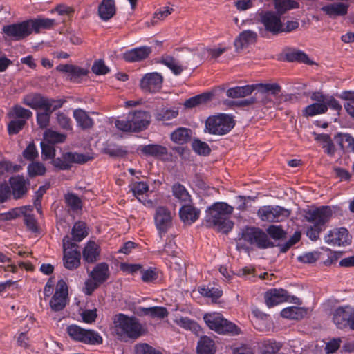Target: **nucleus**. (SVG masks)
I'll list each match as a JSON object with an SVG mask.
<instances>
[{"label": "nucleus", "instance_id": "obj_8", "mask_svg": "<svg viewBox=\"0 0 354 354\" xmlns=\"http://www.w3.org/2000/svg\"><path fill=\"white\" fill-rule=\"evenodd\" d=\"M243 239L259 249L273 248L274 244L270 241L268 234L259 227H248L243 233Z\"/></svg>", "mask_w": 354, "mask_h": 354}, {"label": "nucleus", "instance_id": "obj_36", "mask_svg": "<svg viewBox=\"0 0 354 354\" xmlns=\"http://www.w3.org/2000/svg\"><path fill=\"white\" fill-rule=\"evenodd\" d=\"M257 38L255 32L248 30L243 31L235 40L234 45L236 48H243L249 44H254Z\"/></svg>", "mask_w": 354, "mask_h": 354}, {"label": "nucleus", "instance_id": "obj_26", "mask_svg": "<svg viewBox=\"0 0 354 354\" xmlns=\"http://www.w3.org/2000/svg\"><path fill=\"white\" fill-rule=\"evenodd\" d=\"M256 87V84L232 87L227 90L226 95L231 98H243L250 95Z\"/></svg>", "mask_w": 354, "mask_h": 354}, {"label": "nucleus", "instance_id": "obj_22", "mask_svg": "<svg viewBox=\"0 0 354 354\" xmlns=\"http://www.w3.org/2000/svg\"><path fill=\"white\" fill-rule=\"evenodd\" d=\"M100 253V245L94 241L89 240L82 250V258L87 263H94L99 259Z\"/></svg>", "mask_w": 354, "mask_h": 354}, {"label": "nucleus", "instance_id": "obj_23", "mask_svg": "<svg viewBox=\"0 0 354 354\" xmlns=\"http://www.w3.org/2000/svg\"><path fill=\"white\" fill-rule=\"evenodd\" d=\"M9 182L12 196L15 199L21 198L26 194L28 191L26 184H29V182H27L24 176L18 175L17 176L11 177Z\"/></svg>", "mask_w": 354, "mask_h": 354}, {"label": "nucleus", "instance_id": "obj_24", "mask_svg": "<svg viewBox=\"0 0 354 354\" xmlns=\"http://www.w3.org/2000/svg\"><path fill=\"white\" fill-rule=\"evenodd\" d=\"M138 150L144 156L155 158H159L167 154V149L158 144L140 145Z\"/></svg>", "mask_w": 354, "mask_h": 354}, {"label": "nucleus", "instance_id": "obj_32", "mask_svg": "<svg viewBox=\"0 0 354 354\" xmlns=\"http://www.w3.org/2000/svg\"><path fill=\"white\" fill-rule=\"evenodd\" d=\"M348 6L344 3H333L322 8V10L330 17L343 16L347 13Z\"/></svg>", "mask_w": 354, "mask_h": 354}, {"label": "nucleus", "instance_id": "obj_45", "mask_svg": "<svg viewBox=\"0 0 354 354\" xmlns=\"http://www.w3.org/2000/svg\"><path fill=\"white\" fill-rule=\"evenodd\" d=\"M179 215L183 222L193 223L197 219L196 212L190 203L181 205Z\"/></svg>", "mask_w": 354, "mask_h": 354}, {"label": "nucleus", "instance_id": "obj_14", "mask_svg": "<svg viewBox=\"0 0 354 354\" xmlns=\"http://www.w3.org/2000/svg\"><path fill=\"white\" fill-rule=\"evenodd\" d=\"M154 223L159 236L162 238L172 225L170 211L165 207H157L154 214Z\"/></svg>", "mask_w": 354, "mask_h": 354}, {"label": "nucleus", "instance_id": "obj_62", "mask_svg": "<svg viewBox=\"0 0 354 354\" xmlns=\"http://www.w3.org/2000/svg\"><path fill=\"white\" fill-rule=\"evenodd\" d=\"M38 151L35 143L30 142L23 151V156L27 160H33L38 157Z\"/></svg>", "mask_w": 354, "mask_h": 354}, {"label": "nucleus", "instance_id": "obj_15", "mask_svg": "<svg viewBox=\"0 0 354 354\" xmlns=\"http://www.w3.org/2000/svg\"><path fill=\"white\" fill-rule=\"evenodd\" d=\"M163 82V77L157 72L145 74L140 81V87L145 93H156L159 91Z\"/></svg>", "mask_w": 354, "mask_h": 354}, {"label": "nucleus", "instance_id": "obj_10", "mask_svg": "<svg viewBox=\"0 0 354 354\" xmlns=\"http://www.w3.org/2000/svg\"><path fill=\"white\" fill-rule=\"evenodd\" d=\"M306 220L313 225L325 228V225L330 221L333 215L330 207L323 205L319 207L308 209L304 211Z\"/></svg>", "mask_w": 354, "mask_h": 354}, {"label": "nucleus", "instance_id": "obj_41", "mask_svg": "<svg viewBox=\"0 0 354 354\" xmlns=\"http://www.w3.org/2000/svg\"><path fill=\"white\" fill-rule=\"evenodd\" d=\"M178 113V109L176 107L171 109L161 108L156 111L154 118L157 121L166 122L177 118Z\"/></svg>", "mask_w": 354, "mask_h": 354}, {"label": "nucleus", "instance_id": "obj_64", "mask_svg": "<svg viewBox=\"0 0 354 354\" xmlns=\"http://www.w3.org/2000/svg\"><path fill=\"white\" fill-rule=\"evenodd\" d=\"M50 115V113L46 111L37 113V122L40 128L44 129L48 126Z\"/></svg>", "mask_w": 354, "mask_h": 354}, {"label": "nucleus", "instance_id": "obj_39", "mask_svg": "<svg viewBox=\"0 0 354 354\" xmlns=\"http://www.w3.org/2000/svg\"><path fill=\"white\" fill-rule=\"evenodd\" d=\"M223 319V316L218 313H207L203 316V319L206 325L211 330L216 333H218Z\"/></svg>", "mask_w": 354, "mask_h": 354}, {"label": "nucleus", "instance_id": "obj_60", "mask_svg": "<svg viewBox=\"0 0 354 354\" xmlns=\"http://www.w3.org/2000/svg\"><path fill=\"white\" fill-rule=\"evenodd\" d=\"M115 125L117 129L124 132H133V128L131 121L129 118V114L122 120H116Z\"/></svg>", "mask_w": 354, "mask_h": 354}, {"label": "nucleus", "instance_id": "obj_17", "mask_svg": "<svg viewBox=\"0 0 354 354\" xmlns=\"http://www.w3.org/2000/svg\"><path fill=\"white\" fill-rule=\"evenodd\" d=\"M324 241L333 246H344L350 244L351 238L346 228L339 227L329 231L325 235Z\"/></svg>", "mask_w": 354, "mask_h": 354}, {"label": "nucleus", "instance_id": "obj_58", "mask_svg": "<svg viewBox=\"0 0 354 354\" xmlns=\"http://www.w3.org/2000/svg\"><path fill=\"white\" fill-rule=\"evenodd\" d=\"M41 157L44 160L55 158V149L53 145L48 142H41Z\"/></svg>", "mask_w": 354, "mask_h": 354}, {"label": "nucleus", "instance_id": "obj_4", "mask_svg": "<svg viewBox=\"0 0 354 354\" xmlns=\"http://www.w3.org/2000/svg\"><path fill=\"white\" fill-rule=\"evenodd\" d=\"M236 122L232 114L216 113L209 116L205 120V132L215 136H224L231 131Z\"/></svg>", "mask_w": 354, "mask_h": 354}, {"label": "nucleus", "instance_id": "obj_43", "mask_svg": "<svg viewBox=\"0 0 354 354\" xmlns=\"http://www.w3.org/2000/svg\"><path fill=\"white\" fill-rule=\"evenodd\" d=\"M241 332V328L238 326L224 318L217 333L234 336L239 335Z\"/></svg>", "mask_w": 354, "mask_h": 354}, {"label": "nucleus", "instance_id": "obj_54", "mask_svg": "<svg viewBox=\"0 0 354 354\" xmlns=\"http://www.w3.org/2000/svg\"><path fill=\"white\" fill-rule=\"evenodd\" d=\"M28 174L31 178L45 174L46 169L44 165L39 162H33L28 166Z\"/></svg>", "mask_w": 354, "mask_h": 354}, {"label": "nucleus", "instance_id": "obj_18", "mask_svg": "<svg viewBox=\"0 0 354 354\" xmlns=\"http://www.w3.org/2000/svg\"><path fill=\"white\" fill-rule=\"evenodd\" d=\"M129 118L133 128V132H140L146 129L151 122V115L147 111H135L130 113Z\"/></svg>", "mask_w": 354, "mask_h": 354}, {"label": "nucleus", "instance_id": "obj_7", "mask_svg": "<svg viewBox=\"0 0 354 354\" xmlns=\"http://www.w3.org/2000/svg\"><path fill=\"white\" fill-rule=\"evenodd\" d=\"M64 265L66 268L73 270L80 265L81 253L77 243L72 242L67 235L63 239Z\"/></svg>", "mask_w": 354, "mask_h": 354}, {"label": "nucleus", "instance_id": "obj_12", "mask_svg": "<svg viewBox=\"0 0 354 354\" xmlns=\"http://www.w3.org/2000/svg\"><path fill=\"white\" fill-rule=\"evenodd\" d=\"M290 214L288 209L279 205H265L261 207L257 212L259 218L267 222H281Z\"/></svg>", "mask_w": 354, "mask_h": 354}, {"label": "nucleus", "instance_id": "obj_63", "mask_svg": "<svg viewBox=\"0 0 354 354\" xmlns=\"http://www.w3.org/2000/svg\"><path fill=\"white\" fill-rule=\"evenodd\" d=\"M57 120L59 126L66 130L72 129L71 120L70 118L63 112H58Z\"/></svg>", "mask_w": 354, "mask_h": 354}, {"label": "nucleus", "instance_id": "obj_27", "mask_svg": "<svg viewBox=\"0 0 354 354\" xmlns=\"http://www.w3.org/2000/svg\"><path fill=\"white\" fill-rule=\"evenodd\" d=\"M115 13V4L114 0H103L98 6L100 17L104 20L110 19Z\"/></svg>", "mask_w": 354, "mask_h": 354}, {"label": "nucleus", "instance_id": "obj_13", "mask_svg": "<svg viewBox=\"0 0 354 354\" xmlns=\"http://www.w3.org/2000/svg\"><path fill=\"white\" fill-rule=\"evenodd\" d=\"M67 298L68 286L63 279H60L57 283L55 292L49 302L52 310L55 312L62 310L67 304Z\"/></svg>", "mask_w": 354, "mask_h": 354}, {"label": "nucleus", "instance_id": "obj_49", "mask_svg": "<svg viewBox=\"0 0 354 354\" xmlns=\"http://www.w3.org/2000/svg\"><path fill=\"white\" fill-rule=\"evenodd\" d=\"M216 346L214 341L207 336H201V354H214Z\"/></svg>", "mask_w": 354, "mask_h": 354}, {"label": "nucleus", "instance_id": "obj_55", "mask_svg": "<svg viewBox=\"0 0 354 354\" xmlns=\"http://www.w3.org/2000/svg\"><path fill=\"white\" fill-rule=\"evenodd\" d=\"M66 102V100L63 98L54 99L46 97L45 104H46V106H44V111H48V113H52L53 111L62 107V106Z\"/></svg>", "mask_w": 354, "mask_h": 354}, {"label": "nucleus", "instance_id": "obj_20", "mask_svg": "<svg viewBox=\"0 0 354 354\" xmlns=\"http://www.w3.org/2000/svg\"><path fill=\"white\" fill-rule=\"evenodd\" d=\"M289 299L288 292L283 288L271 289L266 292L265 300L268 306L272 307Z\"/></svg>", "mask_w": 354, "mask_h": 354}, {"label": "nucleus", "instance_id": "obj_53", "mask_svg": "<svg viewBox=\"0 0 354 354\" xmlns=\"http://www.w3.org/2000/svg\"><path fill=\"white\" fill-rule=\"evenodd\" d=\"M66 139V136L65 134L55 131L48 130L44 133V140L51 145L62 143Z\"/></svg>", "mask_w": 354, "mask_h": 354}, {"label": "nucleus", "instance_id": "obj_56", "mask_svg": "<svg viewBox=\"0 0 354 354\" xmlns=\"http://www.w3.org/2000/svg\"><path fill=\"white\" fill-rule=\"evenodd\" d=\"M266 231L268 234L274 240H281L286 236V232L280 225H271L267 228Z\"/></svg>", "mask_w": 354, "mask_h": 354}, {"label": "nucleus", "instance_id": "obj_50", "mask_svg": "<svg viewBox=\"0 0 354 354\" xmlns=\"http://www.w3.org/2000/svg\"><path fill=\"white\" fill-rule=\"evenodd\" d=\"M131 191L133 196L140 201V198H143L144 194L149 191V185L146 182H133L129 185Z\"/></svg>", "mask_w": 354, "mask_h": 354}, {"label": "nucleus", "instance_id": "obj_2", "mask_svg": "<svg viewBox=\"0 0 354 354\" xmlns=\"http://www.w3.org/2000/svg\"><path fill=\"white\" fill-rule=\"evenodd\" d=\"M113 322L115 334L120 340H136L143 334L142 326L135 316L118 313Z\"/></svg>", "mask_w": 354, "mask_h": 354}, {"label": "nucleus", "instance_id": "obj_38", "mask_svg": "<svg viewBox=\"0 0 354 354\" xmlns=\"http://www.w3.org/2000/svg\"><path fill=\"white\" fill-rule=\"evenodd\" d=\"M306 315V310L298 306H290L283 308L281 311V316L289 319L299 320L303 319Z\"/></svg>", "mask_w": 354, "mask_h": 354}, {"label": "nucleus", "instance_id": "obj_34", "mask_svg": "<svg viewBox=\"0 0 354 354\" xmlns=\"http://www.w3.org/2000/svg\"><path fill=\"white\" fill-rule=\"evenodd\" d=\"M32 32L39 33L42 29H50L57 25L55 19L36 18L30 19Z\"/></svg>", "mask_w": 354, "mask_h": 354}, {"label": "nucleus", "instance_id": "obj_29", "mask_svg": "<svg viewBox=\"0 0 354 354\" xmlns=\"http://www.w3.org/2000/svg\"><path fill=\"white\" fill-rule=\"evenodd\" d=\"M171 189L176 202H178L180 205L189 204L191 203V196L185 186L179 183H176L172 185Z\"/></svg>", "mask_w": 354, "mask_h": 354}, {"label": "nucleus", "instance_id": "obj_28", "mask_svg": "<svg viewBox=\"0 0 354 354\" xmlns=\"http://www.w3.org/2000/svg\"><path fill=\"white\" fill-rule=\"evenodd\" d=\"M64 73L68 79L74 82H79L80 80L88 74V68H56Z\"/></svg>", "mask_w": 354, "mask_h": 354}, {"label": "nucleus", "instance_id": "obj_11", "mask_svg": "<svg viewBox=\"0 0 354 354\" xmlns=\"http://www.w3.org/2000/svg\"><path fill=\"white\" fill-rule=\"evenodd\" d=\"M333 321L339 329L349 328L354 331V308L339 306L333 313Z\"/></svg>", "mask_w": 354, "mask_h": 354}, {"label": "nucleus", "instance_id": "obj_21", "mask_svg": "<svg viewBox=\"0 0 354 354\" xmlns=\"http://www.w3.org/2000/svg\"><path fill=\"white\" fill-rule=\"evenodd\" d=\"M284 58L289 62H298L306 65H317L302 50L297 48H288L284 51Z\"/></svg>", "mask_w": 354, "mask_h": 354}, {"label": "nucleus", "instance_id": "obj_1", "mask_svg": "<svg viewBox=\"0 0 354 354\" xmlns=\"http://www.w3.org/2000/svg\"><path fill=\"white\" fill-rule=\"evenodd\" d=\"M233 210L234 207L227 203L216 202L206 211L205 221L207 226L227 234L234 227V222L230 220Z\"/></svg>", "mask_w": 354, "mask_h": 354}, {"label": "nucleus", "instance_id": "obj_48", "mask_svg": "<svg viewBox=\"0 0 354 354\" xmlns=\"http://www.w3.org/2000/svg\"><path fill=\"white\" fill-rule=\"evenodd\" d=\"M328 111L327 105L324 103H313L307 106L303 111L306 117H312L319 114L325 113Z\"/></svg>", "mask_w": 354, "mask_h": 354}, {"label": "nucleus", "instance_id": "obj_16", "mask_svg": "<svg viewBox=\"0 0 354 354\" xmlns=\"http://www.w3.org/2000/svg\"><path fill=\"white\" fill-rule=\"evenodd\" d=\"M260 21L263 24L266 30L273 35L281 32L282 22L281 15L272 11H265L259 14Z\"/></svg>", "mask_w": 354, "mask_h": 354}, {"label": "nucleus", "instance_id": "obj_33", "mask_svg": "<svg viewBox=\"0 0 354 354\" xmlns=\"http://www.w3.org/2000/svg\"><path fill=\"white\" fill-rule=\"evenodd\" d=\"M88 234L86 224L83 221L75 222L71 230L72 242H80Z\"/></svg>", "mask_w": 354, "mask_h": 354}, {"label": "nucleus", "instance_id": "obj_46", "mask_svg": "<svg viewBox=\"0 0 354 354\" xmlns=\"http://www.w3.org/2000/svg\"><path fill=\"white\" fill-rule=\"evenodd\" d=\"M274 8L279 15L284 14L288 10L299 7V3L293 0H274Z\"/></svg>", "mask_w": 354, "mask_h": 354}, {"label": "nucleus", "instance_id": "obj_25", "mask_svg": "<svg viewBox=\"0 0 354 354\" xmlns=\"http://www.w3.org/2000/svg\"><path fill=\"white\" fill-rule=\"evenodd\" d=\"M109 265L105 263H97L90 272L89 277L95 281L102 284L109 277Z\"/></svg>", "mask_w": 354, "mask_h": 354}, {"label": "nucleus", "instance_id": "obj_51", "mask_svg": "<svg viewBox=\"0 0 354 354\" xmlns=\"http://www.w3.org/2000/svg\"><path fill=\"white\" fill-rule=\"evenodd\" d=\"M159 277V270L154 267H149L147 269L143 268L141 270V279L144 283H154Z\"/></svg>", "mask_w": 354, "mask_h": 354}, {"label": "nucleus", "instance_id": "obj_9", "mask_svg": "<svg viewBox=\"0 0 354 354\" xmlns=\"http://www.w3.org/2000/svg\"><path fill=\"white\" fill-rule=\"evenodd\" d=\"M89 155L79 153L77 152H66L62 157L55 158L53 160L52 164L59 170H68L72 167V164H84L92 160Z\"/></svg>", "mask_w": 354, "mask_h": 354}, {"label": "nucleus", "instance_id": "obj_57", "mask_svg": "<svg viewBox=\"0 0 354 354\" xmlns=\"http://www.w3.org/2000/svg\"><path fill=\"white\" fill-rule=\"evenodd\" d=\"M26 122L25 120L15 119L8 124L7 129L9 135H16L24 127Z\"/></svg>", "mask_w": 354, "mask_h": 354}, {"label": "nucleus", "instance_id": "obj_47", "mask_svg": "<svg viewBox=\"0 0 354 354\" xmlns=\"http://www.w3.org/2000/svg\"><path fill=\"white\" fill-rule=\"evenodd\" d=\"M8 115L10 118L19 119V120H28L32 115V113L20 105H15L12 110L8 113Z\"/></svg>", "mask_w": 354, "mask_h": 354}, {"label": "nucleus", "instance_id": "obj_44", "mask_svg": "<svg viewBox=\"0 0 354 354\" xmlns=\"http://www.w3.org/2000/svg\"><path fill=\"white\" fill-rule=\"evenodd\" d=\"M282 348V344L274 339L263 340L260 346L262 354H276Z\"/></svg>", "mask_w": 354, "mask_h": 354}, {"label": "nucleus", "instance_id": "obj_40", "mask_svg": "<svg viewBox=\"0 0 354 354\" xmlns=\"http://www.w3.org/2000/svg\"><path fill=\"white\" fill-rule=\"evenodd\" d=\"M103 152L113 158H123L127 155V150L123 147L113 142H106L104 145Z\"/></svg>", "mask_w": 354, "mask_h": 354}, {"label": "nucleus", "instance_id": "obj_30", "mask_svg": "<svg viewBox=\"0 0 354 354\" xmlns=\"http://www.w3.org/2000/svg\"><path fill=\"white\" fill-rule=\"evenodd\" d=\"M45 102L46 97L38 93L27 95L23 99V103L32 109L44 110V106H46Z\"/></svg>", "mask_w": 354, "mask_h": 354}, {"label": "nucleus", "instance_id": "obj_35", "mask_svg": "<svg viewBox=\"0 0 354 354\" xmlns=\"http://www.w3.org/2000/svg\"><path fill=\"white\" fill-rule=\"evenodd\" d=\"M192 130L187 128L179 127L171 133V140L179 145L188 142L192 138Z\"/></svg>", "mask_w": 354, "mask_h": 354}, {"label": "nucleus", "instance_id": "obj_5", "mask_svg": "<svg viewBox=\"0 0 354 354\" xmlns=\"http://www.w3.org/2000/svg\"><path fill=\"white\" fill-rule=\"evenodd\" d=\"M68 336L75 342L89 345H100L102 344V336L95 330H86L76 324L69 325L66 328Z\"/></svg>", "mask_w": 354, "mask_h": 354}, {"label": "nucleus", "instance_id": "obj_42", "mask_svg": "<svg viewBox=\"0 0 354 354\" xmlns=\"http://www.w3.org/2000/svg\"><path fill=\"white\" fill-rule=\"evenodd\" d=\"M65 203L68 207V212L77 213L82 209V202L80 198L75 194L68 193L65 195Z\"/></svg>", "mask_w": 354, "mask_h": 354}, {"label": "nucleus", "instance_id": "obj_59", "mask_svg": "<svg viewBox=\"0 0 354 354\" xmlns=\"http://www.w3.org/2000/svg\"><path fill=\"white\" fill-rule=\"evenodd\" d=\"M136 354H162L160 351L156 350L148 344H138L135 346Z\"/></svg>", "mask_w": 354, "mask_h": 354}, {"label": "nucleus", "instance_id": "obj_61", "mask_svg": "<svg viewBox=\"0 0 354 354\" xmlns=\"http://www.w3.org/2000/svg\"><path fill=\"white\" fill-rule=\"evenodd\" d=\"M142 269L143 266L139 263H122L120 264V270L127 274H135L138 272L141 274Z\"/></svg>", "mask_w": 354, "mask_h": 354}, {"label": "nucleus", "instance_id": "obj_37", "mask_svg": "<svg viewBox=\"0 0 354 354\" xmlns=\"http://www.w3.org/2000/svg\"><path fill=\"white\" fill-rule=\"evenodd\" d=\"M139 310L141 315L149 316L151 318H158L161 319L168 315L167 308L162 306H153L149 308L141 307Z\"/></svg>", "mask_w": 354, "mask_h": 354}, {"label": "nucleus", "instance_id": "obj_3", "mask_svg": "<svg viewBox=\"0 0 354 354\" xmlns=\"http://www.w3.org/2000/svg\"><path fill=\"white\" fill-rule=\"evenodd\" d=\"M255 88V111L265 112L274 106V97L281 92V86L274 84H257Z\"/></svg>", "mask_w": 354, "mask_h": 354}, {"label": "nucleus", "instance_id": "obj_19", "mask_svg": "<svg viewBox=\"0 0 354 354\" xmlns=\"http://www.w3.org/2000/svg\"><path fill=\"white\" fill-rule=\"evenodd\" d=\"M151 52V47L143 46L125 51L122 54V58L128 62H141L148 58Z\"/></svg>", "mask_w": 354, "mask_h": 354}, {"label": "nucleus", "instance_id": "obj_31", "mask_svg": "<svg viewBox=\"0 0 354 354\" xmlns=\"http://www.w3.org/2000/svg\"><path fill=\"white\" fill-rule=\"evenodd\" d=\"M73 117L77 125L82 129H88L94 124L93 120L82 109H75L73 111Z\"/></svg>", "mask_w": 354, "mask_h": 354}, {"label": "nucleus", "instance_id": "obj_52", "mask_svg": "<svg viewBox=\"0 0 354 354\" xmlns=\"http://www.w3.org/2000/svg\"><path fill=\"white\" fill-rule=\"evenodd\" d=\"M201 295L210 298L212 303H217L218 299L223 295V291L219 288H201Z\"/></svg>", "mask_w": 354, "mask_h": 354}, {"label": "nucleus", "instance_id": "obj_6", "mask_svg": "<svg viewBox=\"0 0 354 354\" xmlns=\"http://www.w3.org/2000/svg\"><path fill=\"white\" fill-rule=\"evenodd\" d=\"M2 32L6 39L21 41L32 33L30 19L3 26Z\"/></svg>", "mask_w": 354, "mask_h": 354}]
</instances>
